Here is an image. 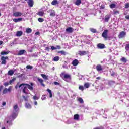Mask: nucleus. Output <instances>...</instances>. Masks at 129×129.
Wrapping results in <instances>:
<instances>
[{"instance_id": "20e7f679", "label": "nucleus", "mask_w": 129, "mask_h": 129, "mask_svg": "<svg viewBox=\"0 0 129 129\" xmlns=\"http://www.w3.org/2000/svg\"><path fill=\"white\" fill-rule=\"evenodd\" d=\"M11 91H12V86H9L8 89L7 88H5L3 91V94H7L8 92H11Z\"/></svg>"}, {"instance_id": "603ef678", "label": "nucleus", "mask_w": 129, "mask_h": 129, "mask_svg": "<svg viewBox=\"0 0 129 129\" xmlns=\"http://www.w3.org/2000/svg\"><path fill=\"white\" fill-rule=\"evenodd\" d=\"M53 83L54 85H60V83L58 82H54Z\"/></svg>"}, {"instance_id": "338daca9", "label": "nucleus", "mask_w": 129, "mask_h": 129, "mask_svg": "<svg viewBox=\"0 0 129 129\" xmlns=\"http://www.w3.org/2000/svg\"><path fill=\"white\" fill-rule=\"evenodd\" d=\"M3 41H0V46L3 44Z\"/></svg>"}, {"instance_id": "ea45409f", "label": "nucleus", "mask_w": 129, "mask_h": 129, "mask_svg": "<svg viewBox=\"0 0 129 129\" xmlns=\"http://www.w3.org/2000/svg\"><path fill=\"white\" fill-rule=\"evenodd\" d=\"M118 14H119V11H118L117 10L114 11L113 15H118Z\"/></svg>"}, {"instance_id": "de8ad7c7", "label": "nucleus", "mask_w": 129, "mask_h": 129, "mask_svg": "<svg viewBox=\"0 0 129 129\" xmlns=\"http://www.w3.org/2000/svg\"><path fill=\"white\" fill-rule=\"evenodd\" d=\"M51 50L54 51V50H57V48L55 47L54 46L51 47Z\"/></svg>"}, {"instance_id": "0e129e2a", "label": "nucleus", "mask_w": 129, "mask_h": 129, "mask_svg": "<svg viewBox=\"0 0 129 129\" xmlns=\"http://www.w3.org/2000/svg\"><path fill=\"white\" fill-rule=\"evenodd\" d=\"M34 105H38V102H37L36 101L34 102Z\"/></svg>"}, {"instance_id": "aec40b11", "label": "nucleus", "mask_w": 129, "mask_h": 129, "mask_svg": "<svg viewBox=\"0 0 129 129\" xmlns=\"http://www.w3.org/2000/svg\"><path fill=\"white\" fill-rule=\"evenodd\" d=\"M22 35H23V32L22 31H18L16 33V36L17 37H20Z\"/></svg>"}, {"instance_id": "f704fd0d", "label": "nucleus", "mask_w": 129, "mask_h": 129, "mask_svg": "<svg viewBox=\"0 0 129 129\" xmlns=\"http://www.w3.org/2000/svg\"><path fill=\"white\" fill-rule=\"evenodd\" d=\"M79 89L80 90H81V91H83L84 90V89H85L84 86H82V85L79 86Z\"/></svg>"}, {"instance_id": "9b49d317", "label": "nucleus", "mask_w": 129, "mask_h": 129, "mask_svg": "<svg viewBox=\"0 0 129 129\" xmlns=\"http://www.w3.org/2000/svg\"><path fill=\"white\" fill-rule=\"evenodd\" d=\"M96 69L98 72L102 71V70H103V69H102V66H101V64H97L96 66Z\"/></svg>"}, {"instance_id": "cd10ccee", "label": "nucleus", "mask_w": 129, "mask_h": 129, "mask_svg": "<svg viewBox=\"0 0 129 129\" xmlns=\"http://www.w3.org/2000/svg\"><path fill=\"white\" fill-rule=\"evenodd\" d=\"M27 90H28L27 87H24L23 90V93H25V94H29V93L27 92Z\"/></svg>"}, {"instance_id": "c85d7f7f", "label": "nucleus", "mask_w": 129, "mask_h": 129, "mask_svg": "<svg viewBox=\"0 0 129 129\" xmlns=\"http://www.w3.org/2000/svg\"><path fill=\"white\" fill-rule=\"evenodd\" d=\"M26 33H27V34H31L32 33V29L30 28H28L26 29Z\"/></svg>"}, {"instance_id": "3c124183", "label": "nucleus", "mask_w": 129, "mask_h": 129, "mask_svg": "<svg viewBox=\"0 0 129 129\" xmlns=\"http://www.w3.org/2000/svg\"><path fill=\"white\" fill-rule=\"evenodd\" d=\"M100 10H103V9H105V6L104 5H101L100 7Z\"/></svg>"}, {"instance_id": "39448f33", "label": "nucleus", "mask_w": 129, "mask_h": 129, "mask_svg": "<svg viewBox=\"0 0 129 129\" xmlns=\"http://www.w3.org/2000/svg\"><path fill=\"white\" fill-rule=\"evenodd\" d=\"M9 59V57L8 56H2L1 57V60L2 61L1 62V64L2 65H6L7 64V61L6 60H8Z\"/></svg>"}, {"instance_id": "7c9ffc66", "label": "nucleus", "mask_w": 129, "mask_h": 129, "mask_svg": "<svg viewBox=\"0 0 129 129\" xmlns=\"http://www.w3.org/2000/svg\"><path fill=\"white\" fill-rule=\"evenodd\" d=\"M74 119H75V120H78V119H79V115L78 114L74 115Z\"/></svg>"}, {"instance_id": "0eeeda50", "label": "nucleus", "mask_w": 129, "mask_h": 129, "mask_svg": "<svg viewBox=\"0 0 129 129\" xmlns=\"http://www.w3.org/2000/svg\"><path fill=\"white\" fill-rule=\"evenodd\" d=\"M23 15V13L21 12H15L13 14V17H21Z\"/></svg>"}, {"instance_id": "c03bdc74", "label": "nucleus", "mask_w": 129, "mask_h": 129, "mask_svg": "<svg viewBox=\"0 0 129 129\" xmlns=\"http://www.w3.org/2000/svg\"><path fill=\"white\" fill-rule=\"evenodd\" d=\"M90 31H91L92 33H96V29L91 28V29H90Z\"/></svg>"}, {"instance_id": "2f4dec72", "label": "nucleus", "mask_w": 129, "mask_h": 129, "mask_svg": "<svg viewBox=\"0 0 129 129\" xmlns=\"http://www.w3.org/2000/svg\"><path fill=\"white\" fill-rule=\"evenodd\" d=\"M25 107H26V108H29V109L32 108V106L29 103H26Z\"/></svg>"}, {"instance_id": "a878e982", "label": "nucleus", "mask_w": 129, "mask_h": 129, "mask_svg": "<svg viewBox=\"0 0 129 129\" xmlns=\"http://www.w3.org/2000/svg\"><path fill=\"white\" fill-rule=\"evenodd\" d=\"M44 14L45 13L43 11H39L37 13V15H38V16H40V17H43V16H44Z\"/></svg>"}, {"instance_id": "09e8293b", "label": "nucleus", "mask_w": 129, "mask_h": 129, "mask_svg": "<svg viewBox=\"0 0 129 129\" xmlns=\"http://www.w3.org/2000/svg\"><path fill=\"white\" fill-rule=\"evenodd\" d=\"M41 99L42 100H46V95H42Z\"/></svg>"}, {"instance_id": "4d7b16f0", "label": "nucleus", "mask_w": 129, "mask_h": 129, "mask_svg": "<svg viewBox=\"0 0 129 129\" xmlns=\"http://www.w3.org/2000/svg\"><path fill=\"white\" fill-rule=\"evenodd\" d=\"M15 79H12L11 80H10L9 81L10 84H12V83H13V82H14V80H15Z\"/></svg>"}, {"instance_id": "58836bf2", "label": "nucleus", "mask_w": 129, "mask_h": 129, "mask_svg": "<svg viewBox=\"0 0 129 129\" xmlns=\"http://www.w3.org/2000/svg\"><path fill=\"white\" fill-rule=\"evenodd\" d=\"M78 101L80 102V103H83V99L82 98H79L78 99Z\"/></svg>"}, {"instance_id": "e2e57ef3", "label": "nucleus", "mask_w": 129, "mask_h": 129, "mask_svg": "<svg viewBox=\"0 0 129 129\" xmlns=\"http://www.w3.org/2000/svg\"><path fill=\"white\" fill-rule=\"evenodd\" d=\"M125 19H127V20H129V15H127L125 16Z\"/></svg>"}, {"instance_id": "bb28decb", "label": "nucleus", "mask_w": 129, "mask_h": 129, "mask_svg": "<svg viewBox=\"0 0 129 129\" xmlns=\"http://www.w3.org/2000/svg\"><path fill=\"white\" fill-rule=\"evenodd\" d=\"M47 91H48L49 93V97L50 98H52L53 97V94H52V91H51V90L48 89L47 90Z\"/></svg>"}, {"instance_id": "052dcab7", "label": "nucleus", "mask_w": 129, "mask_h": 129, "mask_svg": "<svg viewBox=\"0 0 129 129\" xmlns=\"http://www.w3.org/2000/svg\"><path fill=\"white\" fill-rule=\"evenodd\" d=\"M45 50H46V51H48L49 52V51H50V48L47 47L45 48Z\"/></svg>"}, {"instance_id": "7ed1b4c3", "label": "nucleus", "mask_w": 129, "mask_h": 129, "mask_svg": "<svg viewBox=\"0 0 129 129\" xmlns=\"http://www.w3.org/2000/svg\"><path fill=\"white\" fill-rule=\"evenodd\" d=\"M108 34V30L106 29L103 31L102 34V37H103V38H104L105 40H107L108 39H109Z\"/></svg>"}, {"instance_id": "a19ab883", "label": "nucleus", "mask_w": 129, "mask_h": 129, "mask_svg": "<svg viewBox=\"0 0 129 129\" xmlns=\"http://www.w3.org/2000/svg\"><path fill=\"white\" fill-rule=\"evenodd\" d=\"M38 22H40V23H43L44 21V19L42 18H39L38 19Z\"/></svg>"}, {"instance_id": "b1692460", "label": "nucleus", "mask_w": 129, "mask_h": 129, "mask_svg": "<svg viewBox=\"0 0 129 129\" xmlns=\"http://www.w3.org/2000/svg\"><path fill=\"white\" fill-rule=\"evenodd\" d=\"M114 83H115V82L114 81H110L108 83V85H109V86H112V85H113Z\"/></svg>"}, {"instance_id": "864d4df0", "label": "nucleus", "mask_w": 129, "mask_h": 129, "mask_svg": "<svg viewBox=\"0 0 129 129\" xmlns=\"http://www.w3.org/2000/svg\"><path fill=\"white\" fill-rule=\"evenodd\" d=\"M93 129H104V128H103V127L102 126H100L94 128Z\"/></svg>"}, {"instance_id": "4468645a", "label": "nucleus", "mask_w": 129, "mask_h": 129, "mask_svg": "<svg viewBox=\"0 0 129 129\" xmlns=\"http://www.w3.org/2000/svg\"><path fill=\"white\" fill-rule=\"evenodd\" d=\"M22 21H23V18H22L13 19V22H15V23H18L19 22H22Z\"/></svg>"}, {"instance_id": "ddd939ff", "label": "nucleus", "mask_w": 129, "mask_h": 129, "mask_svg": "<svg viewBox=\"0 0 129 129\" xmlns=\"http://www.w3.org/2000/svg\"><path fill=\"white\" fill-rule=\"evenodd\" d=\"M72 64L73 66H77V65H78V64H79V61H78V60H77V59H74L72 62Z\"/></svg>"}, {"instance_id": "1a4fd4ad", "label": "nucleus", "mask_w": 129, "mask_h": 129, "mask_svg": "<svg viewBox=\"0 0 129 129\" xmlns=\"http://www.w3.org/2000/svg\"><path fill=\"white\" fill-rule=\"evenodd\" d=\"M37 80L39 83H40L41 86H43V87H45V84H44V80L40 78H37Z\"/></svg>"}, {"instance_id": "c756f323", "label": "nucleus", "mask_w": 129, "mask_h": 129, "mask_svg": "<svg viewBox=\"0 0 129 129\" xmlns=\"http://www.w3.org/2000/svg\"><path fill=\"white\" fill-rule=\"evenodd\" d=\"M120 61H121V62H123V63H124V64H125V63H126V62H127V60H126V58H125V57H122L120 59Z\"/></svg>"}, {"instance_id": "4be33fe9", "label": "nucleus", "mask_w": 129, "mask_h": 129, "mask_svg": "<svg viewBox=\"0 0 129 129\" xmlns=\"http://www.w3.org/2000/svg\"><path fill=\"white\" fill-rule=\"evenodd\" d=\"M51 12L50 14V17H55L56 16V13L55 12V10H51Z\"/></svg>"}, {"instance_id": "69168bd1", "label": "nucleus", "mask_w": 129, "mask_h": 129, "mask_svg": "<svg viewBox=\"0 0 129 129\" xmlns=\"http://www.w3.org/2000/svg\"><path fill=\"white\" fill-rule=\"evenodd\" d=\"M101 78H100V77H97L96 78V79H97L98 80H100Z\"/></svg>"}, {"instance_id": "4c0bfd02", "label": "nucleus", "mask_w": 129, "mask_h": 129, "mask_svg": "<svg viewBox=\"0 0 129 129\" xmlns=\"http://www.w3.org/2000/svg\"><path fill=\"white\" fill-rule=\"evenodd\" d=\"M33 99H34V100H38L39 99H40V97H37V96L35 95L33 96Z\"/></svg>"}, {"instance_id": "f03ea898", "label": "nucleus", "mask_w": 129, "mask_h": 129, "mask_svg": "<svg viewBox=\"0 0 129 129\" xmlns=\"http://www.w3.org/2000/svg\"><path fill=\"white\" fill-rule=\"evenodd\" d=\"M60 76L63 80H65V79H71V76L68 74H65L64 72L61 73L60 74Z\"/></svg>"}, {"instance_id": "6ab92c4d", "label": "nucleus", "mask_w": 129, "mask_h": 129, "mask_svg": "<svg viewBox=\"0 0 129 129\" xmlns=\"http://www.w3.org/2000/svg\"><path fill=\"white\" fill-rule=\"evenodd\" d=\"M41 76L42 77V78H43V79H45V80H48V79H49L48 76L45 74H41Z\"/></svg>"}, {"instance_id": "72a5a7b5", "label": "nucleus", "mask_w": 129, "mask_h": 129, "mask_svg": "<svg viewBox=\"0 0 129 129\" xmlns=\"http://www.w3.org/2000/svg\"><path fill=\"white\" fill-rule=\"evenodd\" d=\"M80 4H81V0H76L75 5H77V6H79Z\"/></svg>"}, {"instance_id": "dca6fc26", "label": "nucleus", "mask_w": 129, "mask_h": 129, "mask_svg": "<svg viewBox=\"0 0 129 129\" xmlns=\"http://www.w3.org/2000/svg\"><path fill=\"white\" fill-rule=\"evenodd\" d=\"M28 4L29 7H32L34 6V1L33 0H29Z\"/></svg>"}, {"instance_id": "49530a36", "label": "nucleus", "mask_w": 129, "mask_h": 129, "mask_svg": "<svg viewBox=\"0 0 129 129\" xmlns=\"http://www.w3.org/2000/svg\"><path fill=\"white\" fill-rule=\"evenodd\" d=\"M116 74H117L116 73L114 72V71H112L111 76L113 77L115 76V75H116Z\"/></svg>"}, {"instance_id": "2eb2a0df", "label": "nucleus", "mask_w": 129, "mask_h": 129, "mask_svg": "<svg viewBox=\"0 0 129 129\" xmlns=\"http://www.w3.org/2000/svg\"><path fill=\"white\" fill-rule=\"evenodd\" d=\"M66 32H67V33H73V28L72 27H68L66 29Z\"/></svg>"}, {"instance_id": "79ce46f5", "label": "nucleus", "mask_w": 129, "mask_h": 129, "mask_svg": "<svg viewBox=\"0 0 129 129\" xmlns=\"http://www.w3.org/2000/svg\"><path fill=\"white\" fill-rule=\"evenodd\" d=\"M26 68H27V69H33V66H32L31 65H27L26 66Z\"/></svg>"}, {"instance_id": "f257e3e1", "label": "nucleus", "mask_w": 129, "mask_h": 129, "mask_svg": "<svg viewBox=\"0 0 129 129\" xmlns=\"http://www.w3.org/2000/svg\"><path fill=\"white\" fill-rule=\"evenodd\" d=\"M27 86V88L29 89V90H31V91H33L34 90V88L33 86H34V83H30V85L28 84H25V83H22L20 85L19 87H22V86Z\"/></svg>"}, {"instance_id": "f3484780", "label": "nucleus", "mask_w": 129, "mask_h": 129, "mask_svg": "<svg viewBox=\"0 0 129 129\" xmlns=\"http://www.w3.org/2000/svg\"><path fill=\"white\" fill-rule=\"evenodd\" d=\"M109 19H110V16L109 15H107L105 16L104 21L106 23H107L108 21H109Z\"/></svg>"}, {"instance_id": "bf43d9fd", "label": "nucleus", "mask_w": 129, "mask_h": 129, "mask_svg": "<svg viewBox=\"0 0 129 129\" xmlns=\"http://www.w3.org/2000/svg\"><path fill=\"white\" fill-rule=\"evenodd\" d=\"M56 49L60 50V49H61V46H60V45L56 46Z\"/></svg>"}, {"instance_id": "a211bd4d", "label": "nucleus", "mask_w": 129, "mask_h": 129, "mask_svg": "<svg viewBox=\"0 0 129 129\" xmlns=\"http://www.w3.org/2000/svg\"><path fill=\"white\" fill-rule=\"evenodd\" d=\"M14 73L15 71H14L13 70H10L8 72V74L10 76H12V75H14Z\"/></svg>"}, {"instance_id": "13d9d810", "label": "nucleus", "mask_w": 129, "mask_h": 129, "mask_svg": "<svg viewBox=\"0 0 129 129\" xmlns=\"http://www.w3.org/2000/svg\"><path fill=\"white\" fill-rule=\"evenodd\" d=\"M9 82H5V83H4V86H5V87H7V86H8V85H9Z\"/></svg>"}, {"instance_id": "423d86ee", "label": "nucleus", "mask_w": 129, "mask_h": 129, "mask_svg": "<svg viewBox=\"0 0 129 129\" xmlns=\"http://www.w3.org/2000/svg\"><path fill=\"white\" fill-rule=\"evenodd\" d=\"M88 54V51H79L78 52V55L79 56H85V55H87Z\"/></svg>"}, {"instance_id": "5fc2aeb1", "label": "nucleus", "mask_w": 129, "mask_h": 129, "mask_svg": "<svg viewBox=\"0 0 129 129\" xmlns=\"http://www.w3.org/2000/svg\"><path fill=\"white\" fill-rule=\"evenodd\" d=\"M18 105H16L14 106V110H17V109H18Z\"/></svg>"}, {"instance_id": "a18cd8bd", "label": "nucleus", "mask_w": 129, "mask_h": 129, "mask_svg": "<svg viewBox=\"0 0 129 129\" xmlns=\"http://www.w3.org/2000/svg\"><path fill=\"white\" fill-rule=\"evenodd\" d=\"M20 83H18L15 86L16 89H18V88H20V85H19Z\"/></svg>"}, {"instance_id": "37998d69", "label": "nucleus", "mask_w": 129, "mask_h": 129, "mask_svg": "<svg viewBox=\"0 0 129 129\" xmlns=\"http://www.w3.org/2000/svg\"><path fill=\"white\" fill-rule=\"evenodd\" d=\"M125 49L126 51H129V44H127L126 45V46L125 47Z\"/></svg>"}, {"instance_id": "412c9836", "label": "nucleus", "mask_w": 129, "mask_h": 129, "mask_svg": "<svg viewBox=\"0 0 129 129\" xmlns=\"http://www.w3.org/2000/svg\"><path fill=\"white\" fill-rule=\"evenodd\" d=\"M58 4H59V2H58L57 0H53L51 2V5H52V6H56V5H58Z\"/></svg>"}, {"instance_id": "6e6d98bb", "label": "nucleus", "mask_w": 129, "mask_h": 129, "mask_svg": "<svg viewBox=\"0 0 129 129\" xmlns=\"http://www.w3.org/2000/svg\"><path fill=\"white\" fill-rule=\"evenodd\" d=\"M125 8L126 9H128V8H129V4H128V3H126V4H125Z\"/></svg>"}, {"instance_id": "680f3d73", "label": "nucleus", "mask_w": 129, "mask_h": 129, "mask_svg": "<svg viewBox=\"0 0 129 129\" xmlns=\"http://www.w3.org/2000/svg\"><path fill=\"white\" fill-rule=\"evenodd\" d=\"M6 104H7V103H6V102H3L2 103V105L3 106H5V105H6Z\"/></svg>"}, {"instance_id": "774afa93", "label": "nucleus", "mask_w": 129, "mask_h": 129, "mask_svg": "<svg viewBox=\"0 0 129 129\" xmlns=\"http://www.w3.org/2000/svg\"><path fill=\"white\" fill-rule=\"evenodd\" d=\"M2 129H6V127H4Z\"/></svg>"}, {"instance_id": "9d476101", "label": "nucleus", "mask_w": 129, "mask_h": 129, "mask_svg": "<svg viewBox=\"0 0 129 129\" xmlns=\"http://www.w3.org/2000/svg\"><path fill=\"white\" fill-rule=\"evenodd\" d=\"M97 46L98 49H104L105 48V45L103 43H99Z\"/></svg>"}, {"instance_id": "6e6552de", "label": "nucleus", "mask_w": 129, "mask_h": 129, "mask_svg": "<svg viewBox=\"0 0 129 129\" xmlns=\"http://www.w3.org/2000/svg\"><path fill=\"white\" fill-rule=\"evenodd\" d=\"M126 35V33L124 31H121L120 32L119 35H118V37L119 38V39H121L122 38H124V37H125Z\"/></svg>"}, {"instance_id": "473e14b6", "label": "nucleus", "mask_w": 129, "mask_h": 129, "mask_svg": "<svg viewBox=\"0 0 129 129\" xmlns=\"http://www.w3.org/2000/svg\"><path fill=\"white\" fill-rule=\"evenodd\" d=\"M1 55H8L9 54V51H2L1 52Z\"/></svg>"}, {"instance_id": "393cba45", "label": "nucleus", "mask_w": 129, "mask_h": 129, "mask_svg": "<svg viewBox=\"0 0 129 129\" xmlns=\"http://www.w3.org/2000/svg\"><path fill=\"white\" fill-rule=\"evenodd\" d=\"M59 60H60V57L58 56H55L53 58V61H54V62H58Z\"/></svg>"}, {"instance_id": "e433bc0d", "label": "nucleus", "mask_w": 129, "mask_h": 129, "mask_svg": "<svg viewBox=\"0 0 129 129\" xmlns=\"http://www.w3.org/2000/svg\"><path fill=\"white\" fill-rule=\"evenodd\" d=\"M57 53H60V54H61V55H66V52L64 51V50L59 51L57 52Z\"/></svg>"}, {"instance_id": "5701e85b", "label": "nucleus", "mask_w": 129, "mask_h": 129, "mask_svg": "<svg viewBox=\"0 0 129 129\" xmlns=\"http://www.w3.org/2000/svg\"><path fill=\"white\" fill-rule=\"evenodd\" d=\"M84 86V87H85V88H89V87H90V84L88 82L85 83Z\"/></svg>"}, {"instance_id": "f8f14e48", "label": "nucleus", "mask_w": 129, "mask_h": 129, "mask_svg": "<svg viewBox=\"0 0 129 129\" xmlns=\"http://www.w3.org/2000/svg\"><path fill=\"white\" fill-rule=\"evenodd\" d=\"M26 53V50L25 49H22L18 51L17 53L18 56H22V55H24Z\"/></svg>"}, {"instance_id": "c9c22d12", "label": "nucleus", "mask_w": 129, "mask_h": 129, "mask_svg": "<svg viewBox=\"0 0 129 129\" xmlns=\"http://www.w3.org/2000/svg\"><path fill=\"white\" fill-rule=\"evenodd\" d=\"M115 7H116V5L114 3L111 4L110 5V8L111 9H113V8H115Z\"/></svg>"}, {"instance_id": "8fccbe9b", "label": "nucleus", "mask_w": 129, "mask_h": 129, "mask_svg": "<svg viewBox=\"0 0 129 129\" xmlns=\"http://www.w3.org/2000/svg\"><path fill=\"white\" fill-rule=\"evenodd\" d=\"M25 101H28V98L25 96H22Z\"/></svg>"}]
</instances>
